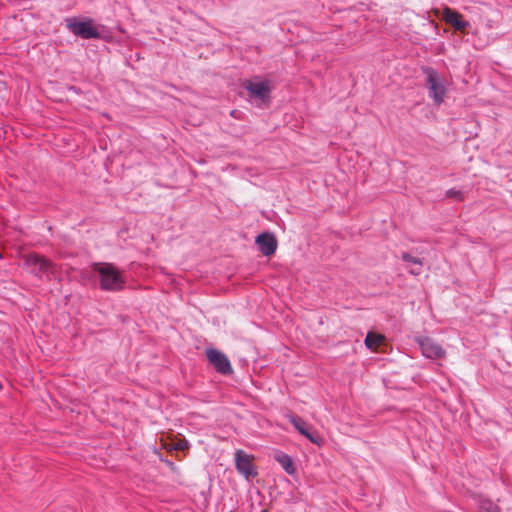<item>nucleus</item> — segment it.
<instances>
[{"label":"nucleus","mask_w":512,"mask_h":512,"mask_svg":"<svg viewBox=\"0 0 512 512\" xmlns=\"http://www.w3.org/2000/svg\"><path fill=\"white\" fill-rule=\"evenodd\" d=\"M93 271L99 279V287L106 292H120L126 286V280L122 272L112 263L95 262Z\"/></svg>","instance_id":"f257e3e1"},{"label":"nucleus","mask_w":512,"mask_h":512,"mask_svg":"<svg viewBox=\"0 0 512 512\" xmlns=\"http://www.w3.org/2000/svg\"><path fill=\"white\" fill-rule=\"evenodd\" d=\"M23 266L28 272L40 280L50 281L56 278L58 267L47 257L32 252L24 256Z\"/></svg>","instance_id":"f03ea898"},{"label":"nucleus","mask_w":512,"mask_h":512,"mask_svg":"<svg viewBox=\"0 0 512 512\" xmlns=\"http://www.w3.org/2000/svg\"><path fill=\"white\" fill-rule=\"evenodd\" d=\"M422 73L425 77L424 85L428 91L429 98L434 105L440 106L445 101L447 94V81L435 68L431 66H422Z\"/></svg>","instance_id":"7ed1b4c3"},{"label":"nucleus","mask_w":512,"mask_h":512,"mask_svg":"<svg viewBox=\"0 0 512 512\" xmlns=\"http://www.w3.org/2000/svg\"><path fill=\"white\" fill-rule=\"evenodd\" d=\"M66 27L75 36L82 39H99L101 37L98 29L93 25L92 19L79 20L77 17L65 19Z\"/></svg>","instance_id":"20e7f679"},{"label":"nucleus","mask_w":512,"mask_h":512,"mask_svg":"<svg viewBox=\"0 0 512 512\" xmlns=\"http://www.w3.org/2000/svg\"><path fill=\"white\" fill-rule=\"evenodd\" d=\"M244 88L248 92V96L251 99H256L260 101L263 104L269 103L270 101V94H271V84L270 81L264 80V81H251L247 80L244 83Z\"/></svg>","instance_id":"39448f33"},{"label":"nucleus","mask_w":512,"mask_h":512,"mask_svg":"<svg viewBox=\"0 0 512 512\" xmlns=\"http://www.w3.org/2000/svg\"><path fill=\"white\" fill-rule=\"evenodd\" d=\"M209 363L221 375H230L233 373V368L229 358L220 350L216 348H207L205 351Z\"/></svg>","instance_id":"423d86ee"},{"label":"nucleus","mask_w":512,"mask_h":512,"mask_svg":"<svg viewBox=\"0 0 512 512\" xmlns=\"http://www.w3.org/2000/svg\"><path fill=\"white\" fill-rule=\"evenodd\" d=\"M422 355L429 359H440L445 355V350L430 337L417 339Z\"/></svg>","instance_id":"0eeeda50"},{"label":"nucleus","mask_w":512,"mask_h":512,"mask_svg":"<svg viewBox=\"0 0 512 512\" xmlns=\"http://www.w3.org/2000/svg\"><path fill=\"white\" fill-rule=\"evenodd\" d=\"M234 455L236 469L241 475H243L247 480L257 475V471L247 453L243 450H237Z\"/></svg>","instance_id":"6e6552de"},{"label":"nucleus","mask_w":512,"mask_h":512,"mask_svg":"<svg viewBox=\"0 0 512 512\" xmlns=\"http://www.w3.org/2000/svg\"><path fill=\"white\" fill-rule=\"evenodd\" d=\"M255 243L257 244L261 254L266 257L272 256L276 252L278 247V242L275 235L270 232L260 233L256 237Z\"/></svg>","instance_id":"1a4fd4ad"},{"label":"nucleus","mask_w":512,"mask_h":512,"mask_svg":"<svg viewBox=\"0 0 512 512\" xmlns=\"http://www.w3.org/2000/svg\"><path fill=\"white\" fill-rule=\"evenodd\" d=\"M443 19L456 31H462L469 26V22L463 20L461 14L450 7L443 9Z\"/></svg>","instance_id":"9d476101"},{"label":"nucleus","mask_w":512,"mask_h":512,"mask_svg":"<svg viewBox=\"0 0 512 512\" xmlns=\"http://www.w3.org/2000/svg\"><path fill=\"white\" fill-rule=\"evenodd\" d=\"M275 460L281 465V467L284 469V471L288 475H293L296 472L293 460L291 456H289L287 453H284L282 451L276 452L274 456Z\"/></svg>","instance_id":"9b49d317"},{"label":"nucleus","mask_w":512,"mask_h":512,"mask_svg":"<svg viewBox=\"0 0 512 512\" xmlns=\"http://www.w3.org/2000/svg\"><path fill=\"white\" fill-rule=\"evenodd\" d=\"M401 259L404 262L414 265V267L409 269L410 274H412L414 276H418L422 273V265H423L422 259H420L418 257H414L411 254H409L408 252L402 253Z\"/></svg>","instance_id":"f8f14e48"},{"label":"nucleus","mask_w":512,"mask_h":512,"mask_svg":"<svg viewBox=\"0 0 512 512\" xmlns=\"http://www.w3.org/2000/svg\"><path fill=\"white\" fill-rule=\"evenodd\" d=\"M383 341L384 337L374 332H368L364 340L366 347L371 350H375Z\"/></svg>","instance_id":"ddd939ff"},{"label":"nucleus","mask_w":512,"mask_h":512,"mask_svg":"<svg viewBox=\"0 0 512 512\" xmlns=\"http://www.w3.org/2000/svg\"><path fill=\"white\" fill-rule=\"evenodd\" d=\"M289 422L294 426V428L302 435H306L307 431L310 429L308 424L297 415H289Z\"/></svg>","instance_id":"4468645a"},{"label":"nucleus","mask_w":512,"mask_h":512,"mask_svg":"<svg viewBox=\"0 0 512 512\" xmlns=\"http://www.w3.org/2000/svg\"><path fill=\"white\" fill-rule=\"evenodd\" d=\"M447 198L455 199L456 201L462 202L465 199L464 192L455 188L448 189L445 193Z\"/></svg>","instance_id":"2eb2a0df"},{"label":"nucleus","mask_w":512,"mask_h":512,"mask_svg":"<svg viewBox=\"0 0 512 512\" xmlns=\"http://www.w3.org/2000/svg\"><path fill=\"white\" fill-rule=\"evenodd\" d=\"M480 507L485 512H501L500 508L490 500H483Z\"/></svg>","instance_id":"dca6fc26"},{"label":"nucleus","mask_w":512,"mask_h":512,"mask_svg":"<svg viewBox=\"0 0 512 512\" xmlns=\"http://www.w3.org/2000/svg\"><path fill=\"white\" fill-rule=\"evenodd\" d=\"M304 437H306L310 442L318 446H320L323 442L321 436L316 432H311L310 429L307 431V434L304 435Z\"/></svg>","instance_id":"f3484780"},{"label":"nucleus","mask_w":512,"mask_h":512,"mask_svg":"<svg viewBox=\"0 0 512 512\" xmlns=\"http://www.w3.org/2000/svg\"><path fill=\"white\" fill-rule=\"evenodd\" d=\"M188 448V442L186 440L184 441H179L176 446H175V449H178V450H184Z\"/></svg>","instance_id":"a211bd4d"},{"label":"nucleus","mask_w":512,"mask_h":512,"mask_svg":"<svg viewBox=\"0 0 512 512\" xmlns=\"http://www.w3.org/2000/svg\"><path fill=\"white\" fill-rule=\"evenodd\" d=\"M69 91H72L76 94H79L81 92L80 88L76 87V86H71L69 87Z\"/></svg>","instance_id":"6ab92c4d"},{"label":"nucleus","mask_w":512,"mask_h":512,"mask_svg":"<svg viewBox=\"0 0 512 512\" xmlns=\"http://www.w3.org/2000/svg\"><path fill=\"white\" fill-rule=\"evenodd\" d=\"M167 466L173 467L174 463L172 461L166 460Z\"/></svg>","instance_id":"aec40b11"}]
</instances>
